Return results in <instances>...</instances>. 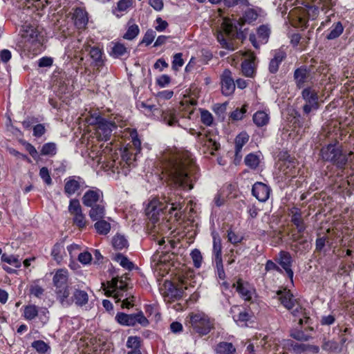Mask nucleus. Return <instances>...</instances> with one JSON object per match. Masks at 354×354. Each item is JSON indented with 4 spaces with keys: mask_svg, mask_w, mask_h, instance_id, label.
Segmentation results:
<instances>
[{
    "mask_svg": "<svg viewBox=\"0 0 354 354\" xmlns=\"http://www.w3.org/2000/svg\"><path fill=\"white\" fill-rule=\"evenodd\" d=\"M183 200L178 194L168 192L161 198L152 200L146 208V214L153 224L158 223L162 216V222L158 223V230L167 232L171 229L169 218L174 214L175 221L181 216Z\"/></svg>",
    "mask_w": 354,
    "mask_h": 354,
    "instance_id": "f257e3e1",
    "label": "nucleus"
},
{
    "mask_svg": "<svg viewBox=\"0 0 354 354\" xmlns=\"http://www.w3.org/2000/svg\"><path fill=\"white\" fill-rule=\"evenodd\" d=\"M163 173L168 184L177 189L190 190L196 180L195 166L174 157L163 163Z\"/></svg>",
    "mask_w": 354,
    "mask_h": 354,
    "instance_id": "f03ea898",
    "label": "nucleus"
},
{
    "mask_svg": "<svg viewBox=\"0 0 354 354\" xmlns=\"http://www.w3.org/2000/svg\"><path fill=\"white\" fill-rule=\"evenodd\" d=\"M237 22L234 23L232 19L225 18L221 24V30H216V39L223 48L234 50L236 48L235 39L243 41L245 34L241 28L239 30Z\"/></svg>",
    "mask_w": 354,
    "mask_h": 354,
    "instance_id": "7ed1b4c3",
    "label": "nucleus"
},
{
    "mask_svg": "<svg viewBox=\"0 0 354 354\" xmlns=\"http://www.w3.org/2000/svg\"><path fill=\"white\" fill-rule=\"evenodd\" d=\"M187 324L201 336L207 335L214 328V322L203 313H191L187 317Z\"/></svg>",
    "mask_w": 354,
    "mask_h": 354,
    "instance_id": "20e7f679",
    "label": "nucleus"
},
{
    "mask_svg": "<svg viewBox=\"0 0 354 354\" xmlns=\"http://www.w3.org/2000/svg\"><path fill=\"white\" fill-rule=\"evenodd\" d=\"M88 122L90 124L97 125L96 133L100 140H109L113 130L116 128L114 122L106 120L97 113L91 115Z\"/></svg>",
    "mask_w": 354,
    "mask_h": 354,
    "instance_id": "39448f33",
    "label": "nucleus"
},
{
    "mask_svg": "<svg viewBox=\"0 0 354 354\" xmlns=\"http://www.w3.org/2000/svg\"><path fill=\"white\" fill-rule=\"evenodd\" d=\"M115 319L118 324L125 326H135L136 324H140L142 327H146L149 324V320L141 310L132 314L118 313Z\"/></svg>",
    "mask_w": 354,
    "mask_h": 354,
    "instance_id": "423d86ee",
    "label": "nucleus"
},
{
    "mask_svg": "<svg viewBox=\"0 0 354 354\" xmlns=\"http://www.w3.org/2000/svg\"><path fill=\"white\" fill-rule=\"evenodd\" d=\"M302 98L306 102L303 106L305 114L308 115L312 111L319 109V97L317 92L311 87L304 88L301 92Z\"/></svg>",
    "mask_w": 354,
    "mask_h": 354,
    "instance_id": "0eeeda50",
    "label": "nucleus"
},
{
    "mask_svg": "<svg viewBox=\"0 0 354 354\" xmlns=\"http://www.w3.org/2000/svg\"><path fill=\"white\" fill-rule=\"evenodd\" d=\"M68 212L73 216V224L80 229H82L86 225V219L82 212V209L78 199L73 198L69 202Z\"/></svg>",
    "mask_w": 354,
    "mask_h": 354,
    "instance_id": "6e6552de",
    "label": "nucleus"
},
{
    "mask_svg": "<svg viewBox=\"0 0 354 354\" xmlns=\"http://www.w3.org/2000/svg\"><path fill=\"white\" fill-rule=\"evenodd\" d=\"M274 260L281 266V269L284 270L288 278L292 281L294 272L291 268L293 262L291 254L287 251L281 250Z\"/></svg>",
    "mask_w": 354,
    "mask_h": 354,
    "instance_id": "1a4fd4ad",
    "label": "nucleus"
},
{
    "mask_svg": "<svg viewBox=\"0 0 354 354\" xmlns=\"http://www.w3.org/2000/svg\"><path fill=\"white\" fill-rule=\"evenodd\" d=\"M85 182L80 176H73L65 180L64 193L68 196L75 194L80 189L86 187Z\"/></svg>",
    "mask_w": 354,
    "mask_h": 354,
    "instance_id": "9d476101",
    "label": "nucleus"
},
{
    "mask_svg": "<svg viewBox=\"0 0 354 354\" xmlns=\"http://www.w3.org/2000/svg\"><path fill=\"white\" fill-rule=\"evenodd\" d=\"M82 203L86 207H91L104 202L103 193L99 189H91L86 191L82 198Z\"/></svg>",
    "mask_w": 354,
    "mask_h": 354,
    "instance_id": "9b49d317",
    "label": "nucleus"
},
{
    "mask_svg": "<svg viewBox=\"0 0 354 354\" xmlns=\"http://www.w3.org/2000/svg\"><path fill=\"white\" fill-rule=\"evenodd\" d=\"M232 286L236 288V290L243 299L252 301V297L255 294V291L248 283H244L241 279H239L236 283H233Z\"/></svg>",
    "mask_w": 354,
    "mask_h": 354,
    "instance_id": "f8f14e48",
    "label": "nucleus"
},
{
    "mask_svg": "<svg viewBox=\"0 0 354 354\" xmlns=\"http://www.w3.org/2000/svg\"><path fill=\"white\" fill-rule=\"evenodd\" d=\"M235 90L234 80L230 70L225 69L221 75V91L225 96L232 95Z\"/></svg>",
    "mask_w": 354,
    "mask_h": 354,
    "instance_id": "ddd939ff",
    "label": "nucleus"
},
{
    "mask_svg": "<svg viewBox=\"0 0 354 354\" xmlns=\"http://www.w3.org/2000/svg\"><path fill=\"white\" fill-rule=\"evenodd\" d=\"M270 192V187L261 182L255 183L252 189V195L261 202H266L269 198Z\"/></svg>",
    "mask_w": 354,
    "mask_h": 354,
    "instance_id": "4468645a",
    "label": "nucleus"
},
{
    "mask_svg": "<svg viewBox=\"0 0 354 354\" xmlns=\"http://www.w3.org/2000/svg\"><path fill=\"white\" fill-rule=\"evenodd\" d=\"M286 53L283 50L278 49L274 50V57L270 60L269 64L268 70L271 73H276L281 63L286 59Z\"/></svg>",
    "mask_w": 354,
    "mask_h": 354,
    "instance_id": "2eb2a0df",
    "label": "nucleus"
},
{
    "mask_svg": "<svg viewBox=\"0 0 354 354\" xmlns=\"http://www.w3.org/2000/svg\"><path fill=\"white\" fill-rule=\"evenodd\" d=\"M261 9H254V8H248L247 9L242 17L236 20L237 24L242 27L245 24H252L254 22L259 16V12Z\"/></svg>",
    "mask_w": 354,
    "mask_h": 354,
    "instance_id": "dca6fc26",
    "label": "nucleus"
},
{
    "mask_svg": "<svg viewBox=\"0 0 354 354\" xmlns=\"http://www.w3.org/2000/svg\"><path fill=\"white\" fill-rule=\"evenodd\" d=\"M279 295V300L281 304L288 310L292 309L295 306L296 299H294L292 294L290 290L284 289L277 292Z\"/></svg>",
    "mask_w": 354,
    "mask_h": 354,
    "instance_id": "f3484780",
    "label": "nucleus"
},
{
    "mask_svg": "<svg viewBox=\"0 0 354 354\" xmlns=\"http://www.w3.org/2000/svg\"><path fill=\"white\" fill-rule=\"evenodd\" d=\"M309 75V71L306 66H301L295 71L294 80L298 88H301L304 86V84L307 82Z\"/></svg>",
    "mask_w": 354,
    "mask_h": 354,
    "instance_id": "a211bd4d",
    "label": "nucleus"
},
{
    "mask_svg": "<svg viewBox=\"0 0 354 354\" xmlns=\"http://www.w3.org/2000/svg\"><path fill=\"white\" fill-rule=\"evenodd\" d=\"M91 209L88 212L89 217L93 221L104 218L105 216V205L104 203L95 204L90 207Z\"/></svg>",
    "mask_w": 354,
    "mask_h": 354,
    "instance_id": "6ab92c4d",
    "label": "nucleus"
},
{
    "mask_svg": "<svg viewBox=\"0 0 354 354\" xmlns=\"http://www.w3.org/2000/svg\"><path fill=\"white\" fill-rule=\"evenodd\" d=\"M249 135L243 131L236 136L235 138V157L236 158H241V150L244 145H245L249 140Z\"/></svg>",
    "mask_w": 354,
    "mask_h": 354,
    "instance_id": "aec40b11",
    "label": "nucleus"
},
{
    "mask_svg": "<svg viewBox=\"0 0 354 354\" xmlns=\"http://www.w3.org/2000/svg\"><path fill=\"white\" fill-rule=\"evenodd\" d=\"M75 24L78 28H84L88 23L87 13L82 8H76L74 12Z\"/></svg>",
    "mask_w": 354,
    "mask_h": 354,
    "instance_id": "412c9836",
    "label": "nucleus"
},
{
    "mask_svg": "<svg viewBox=\"0 0 354 354\" xmlns=\"http://www.w3.org/2000/svg\"><path fill=\"white\" fill-rule=\"evenodd\" d=\"M68 272L66 270H59L53 277V283L56 289L67 286Z\"/></svg>",
    "mask_w": 354,
    "mask_h": 354,
    "instance_id": "4be33fe9",
    "label": "nucleus"
},
{
    "mask_svg": "<svg viewBox=\"0 0 354 354\" xmlns=\"http://www.w3.org/2000/svg\"><path fill=\"white\" fill-rule=\"evenodd\" d=\"M22 37L32 43L41 44V36L38 31L32 26H27L26 29L24 30Z\"/></svg>",
    "mask_w": 354,
    "mask_h": 354,
    "instance_id": "5701e85b",
    "label": "nucleus"
},
{
    "mask_svg": "<svg viewBox=\"0 0 354 354\" xmlns=\"http://www.w3.org/2000/svg\"><path fill=\"white\" fill-rule=\"evenodd\" d=\"M339 151V149H337L333 145L330 144L322 149L321 153L323 160L332 162Z\"/></svg>",
    "mask_w": 354,
    "mask_h": 354,
    "instance_id": "b1692460",
    "label": "nucleus"
},
{
    "mask_svg": "<svg viewBox=\"0 0 354 354\" xmlns=\"http://www.w3.org/2000/svg\"><path fill=\"white\" fill-rule=\"evenodd\" d=\"M160 118L165 124L170 127H174L178 122L175 112L171 109L162 111Z\"/></svg>",
    "mask_w": 354,
    "mask_h": 354,
    "instance_id": "393cba45",
    "label": "nucleus"
},
{
    "mask_svg": "<svg viewBox=\"0 0 354 354\" xmlns=\"http://www.w3.org/2000/svg\"><path fill=\"white\" fill-rule=\"evenodd\" d=\"M73 299L77 306H82L88 303V296L84 290L75 289L73 293Z\"/></svg>",
    "mask_w": 354,
    "mask_h": 354,
    "instance_id": "a878e982",
    "label": "nucleus"
},
{
    "mask_svg": "<svg viewBox=\"0 0 354 354\" xmlns=\"http://www.w3.org/2000/svg\"><path fill=\"white\" fill-rule=\"evenodd\" d=\"M128 279L127 275L119 277H114L109 282V287L110 288H118L122 290H127L128 284L126 281Z\"/></svg>",
    "mask_w": 354,
    "mask_h": 354,
    "instance_id": "bb28decb",
    "label": "nucleus"
},
{
    "mask_svg": "<svg viewBox=\"0 0 354 354\" xmlns=\"http://www.w3.org/2000/svg\"><path fill=\"white\" fill-rule=\"evenodd\" d=\"M215 351L217 354H234L236 348L232 343L222 342L217 344Z\"/></svg>",
    "mask_w": 354,
    "mask_h": 354,
    "instance_id": "cd10ccee",
    "label": "nucleus"
},
{
    "mask_svg": "<svg viewBox=\"0 0 354 354\" xmlns=\"http://www.w3.org/2000/svg\"><path fill=\"white\" fill-rule=\"evenodd\" d=\"M252 119L254 123L257 127H261L268 123L270 118L266 112L259 111L254 114Z\"/></svg>",
    "mask_w": 354,
    "mask_h": 354,
    "instance_id": "c85d7f7f",
    "label": "nucleus"
},
{
    "mask_svg": "<svg viewBox=\"0 0 354 354\" xmlns=\"http://www.w3.org/2000/svg\"><path fill=\"white\" fill-rule=\"evenodd\" d=\"M127 54V48L122 43L116 42L111 48V55L115 58H119Z\"/></svg>",
    "mask_w": 354,
    "mask_h": 354,
    "instance_id": "c756f323",
    "label": "nucleus"
},
{
    "mask_svg": "<svg viewBox=\"0 0 354 354\" xmlns=\"http://www.w3.org/2000/svg\"><path fill=\"white\" fill-rule=\"evenodd\" d=\"M194 276L192 271L187 272L180 279V283L182 285V288H184L185 290H188L189 286L194 287L196 281L194 280Z\"/></svg>",
    "mask_w": 354,
    "mask_h": 354,
    "instance_id": "7c9ffc66",
    "label": "nucleus"
},
{
    "mask_svg": "<svg viewBox=\"0 0 354 354\" xmlns=\"http://www.w3.org/2000/svg\"><path fill=\"white\" fill-rule=\"evenodd\" d=\"M213 253L215 257L214 261L222 260L221 241L218 234H213Z\"/></svg>",
    "mask_w": 354,
    "mask_h": 354,
    "instance_id": "2f4dec72",
    "label": "nucleus"
},
{
    "mask_svg": "<svg viewBox=\"0 0 354 354\" xmlns=\"http://www.w3.org/2000/svg\"><path fill=\"white\" fill-rule=\"evenodd\" d=\"M286 346L291 348L292 351L296 354H301L306 351H308L310 348V345L308 344L295 342L290 339L287 341Z\"/></svg>",
    "mask_w": 354,
    "mask_h": 354,
    "instance_id": "473e14b6",
    "label": "nucleus"
},
{
    "mask_svg": "<svg viewBox=\"0 0 354 354\" xmlns=\"http://www.w3.org/2000/svg\"><path fill=\"white\" fill-rule=\"evenodd\" d=\"M344 31V27L340 21L334 24L326 36V39L329 40L335 39L339 37Z\"/></svg>",
    "mask_w": 354,
    "mask_h": 354,
    "instance_id": "72a5a7b5",
    "label": "nucleus"
},
{
    "mask_svg": "<svg viewBox=\"0 0 354 354\" xmlns=\"http://www.w3.org/2000/svg\"><path fill=\"white\" fill-rule=\"evenodd\" d=\"M243 75L246 77H252L254 74V64L252 59H245L241 64Z\"/></svg>",
    "mask_w": 354,
    "mask_h": 354,
    "instance_id": "f704fd0d",
    "label": "nucleus"
},
{
    "mask_svg": "<svg viewBox=\"0 0 354 354\" xmlns=\"http://www.w3.org/2000/svg\"><path fill=\"white\" fill-rule=\"evenodd\" d=\"M292 241L296 242L297 243L292 245V249L295 252H300L303 250H306L308 249V241L306 239H301V236L292 235Z\"/></svg>",
    "mask_w": 354,
    "mask_h": 354,
    "instance_id": "c9c22d12",
    "label": "nucleus"
},
{
    "mask_svg": "<svg viewBox=\"0 0 354 354\" xmlns=\"http://www.w3.org/2000/svg\"><path fill=\"white\" fill-rule=\"evenodd\" d=\"M106 295L108 297H113L116 301L115 302L121 301L124 298L129 295L127 290H122L118 288H112L106 291Z\"/></svg>",
    "mask_w": 354,
    "mask_h": 354,
    "instance_id": "e433bc0d",
    "label": "nucleus"
},
{
    "mask_svg": "<svg viewBox=\"0 0 354 354\" xmlns=\"http://www.w3.org/2000/svg\"><path fill=\"white\" fill-rule=\"evenodd\" d=\"M94 227L97 233L100 234H107L111 230V225L103 218L97 220L94 224Z\"/></svg>",
    "mask_w": 354,
    "mask_h": 354,
    "instance_id": "4c0bfd02",
    "label": "nucleus"
},
{
    "mask_svg": "<svg viewBox=\"0 0 354 354\" xmlns=\"http://www.w3.org/2000/svg\"><path fill=\"white\" fill-rule=\"evenodd\" d=\"M291 222L296 226L299 233L304 232L306 225L299 212H297L292 214L291 217Z\"/></svg>",
    "mask_w": 354,
    "mask_h": 354,
    "instance_id": "58836bf2",
    "label": "nucleus"
},
{
    "mask_svg": "<svg viewBox=\"0 0 354 354\" xmlns=\"http://www.w3.org/2000/svg\"><path fill=\"white\" fill-rule=\"evenodd\" d=\"M56 293L57 295V297H59L60 302L62 304H70V302L68 300V297L70 295L68 287L64 286L62 288H59L56 289Z\"/></svg>",
    "mask_w": 354,
    "mask_h": 354,
    "instance_id": "ea45409f",
    "label": "nucleus"
},
{
    "mask_svg": "<svg viewBox=\"0 0 354 354\" xmlns=\"http://www.w3.org/2000/svg\"><path fill=\"white\" fill-rule=\"evenodd\" d=\"M38 315L37 307L35 305H28L24 307V317L27 320H32Z\"/></svg>",
    "mask_w": 354,
    "mask_h": 354,
    "instance_id": "a19ab883",
    "label": "nucleus"
},
{
    "mask_svg": "<svg viewBox=\"0 0 354 354\" xmlns=\"http://www.w3.org/2000/svg\"><path fill=\"white\" fill-rule=\"evenodd\" d=\"M57 153V145L54 142H48L42 146L41 154L42 156H53Z\"/></svg>",
    "mask_w": 354,
    "mask_h": 354,
    "instance_id": "79ce46f5",
    "label": "nucleus"
},
{
    "mask_svg": "<svg viewBox=\"0 0 354 354\" xmlns=\"http://www.w3.org/2000/svg\"><path fill=\"white\" fill-rule=\"evenodd\" d=\"M113 246L117 250H122L128 245L127 240L124 236L118 234L113 238Z\"/></svg>",
    "mask_w": 354,
    "mask_h": 354,
    "instance_id": "37998d69",
    "label": "nucleus"
},
{
    "mask_svg": "<svg viewBox=\"0 0 354 354\" xmlns=\"http://www.w3.org/2000/svg\"><path fill=\"white\" fill-rule=\"evenodd\" d=\"M292 314L295 317H299V324L302 325L304 319H308L306 312V309L303 308L298 304H295V308H292Z\"/></svg>",
    "mask_w": 354,
    "mask_h": 354,
    "instance_id": "c03bdc74",
    "label": "nucleus"
},
{
    "mask_svg": "<svg viewBox=\"0 0 354 354\" xmlns=\"http://www.w3.org/2000/svg\"><path fill=\"white\" fill-rule=\"evenodd\" d=\"M1 259L2 261L13 266L15 268H18L21 266V261L19 259L18 257L3 254Z\"/></svg>",
    "mask_w": 354,
    "mask_h": 354,
    "instance_id": "a18cd8bd",
    "label": "nucleus"
},
{
    "mask_svg": "<svg viewBox=\"0 0 354 354\" xmlns=\"http://www.w3.org/2000/svg\"><path fill=\"white\" fill-rule=\"evenodd\" d=\"M270 34V30L266 25L260 26L257 29V35L259 39L263 43H266Z\"/></svg>",
    "mask_w": 354,
    "mask_h": 354,
    "instance_id": "49530a36",
    "label": "nucleus"
},
{
    "mask_svg": "<svg viewBox=\"0 0 354 354\" xmlns=\"http://www.w3.org/2000/svg\"><path fill=\"white\" fill-rule=\"evenodd\" d=\"M322 348L323 350L328 352L341 351V348H339V344L333 340L324 341Z\"/></svg>",
    "mask_w": 354,
    "mask_h": 354,
    "instance_id": "de8ad7c7",
    "label": "nucleus"
},
{
    "mask_svg": "<svg viewBox=\"0 0 354 354\" xmlns=\"http://www.w3.org/2000/svg\"><path fill=\"white\" fill-rule=\"evenodd\" d=\"M44 288L36 283H33L30 286V295L37 298L41 299L44 294Z\"/></svg>",
    "mask_w": 354,
    "mask_h": 354,
    "instance_id": "09e8293b",
    "label": "nucleus"
},
{
    "mask_svg": "<svg viewBox=\"0 0 354 354\" xmlns=\"http://www.w3.org/2000/svg\"><path fill=\"white\" fill-rule=\"evenodd\" d=\"M31 346L41 354H45L50 349V346L42 340L34 341Z\"/></svg>",
    "mask_w": 354,
    "mask_h": 354,
    "instance_id": "8fccbe9b",
    "label": "nucleus"
},
{
    "mask_svg": "<svg viewBox=\"0 0 354 354\" xmlns=\"http://www.w3.org/2000/svg\"><path fill=\"white\" fill-rule=\"evenodd\" d=\"M122 159L125 163L130 166L133 165V162L136 160V154L131 151L129 149H124L122 154Z\"/></svg>",
    "mask_w": 354,
    "mask_h": 354,
    "instance_id": "3c124183",
    "label": "nucleus"
},
{
    "mask_svg": "<svg viewBox=\"0 0 354 354\" xmlns=\"http://www.w3.org/2000/svg\"><path fill=\"white\" fill-rule=\"evenodd\" d=\"M347 162V156L343 154L340 150L338 152V154H337L336 157H335V158L332 160V162L340 169L344 168Z\"/></svg>",
    "mask_w": 354,
    "mask_h": 354,
    "instance_id": "603ef678",
    "label": "nucleus"
},
{
    "mask_svg": "<svg viewBox=\"0 0 354 354\" xmlns=\"http://www.w3.org/2000/svg\"><path fill=\"white\" fill-rule=\"evenodd\" d=\"M139 28L136 24H133L129 26L127 31L123 35V38L127 40H132L139 33Z\"/></svg>",
    "mask_w": 354,
    "mask_h": 354,
    "instance_id": "864d4df0",
    "label": "nucleus"
},
{
    "mask_svg": "<svg viewBox=\"0 0 354 354\" xmlns=\"http://www.w3.org/2000/svg\"><path fill=\"white\" fill-rule=\"evenodd\" d=\"M245 163L252 169H255L259 164V157L254 153H249L245 158Z\"/></svg>",
    "mask_w": 354,
    "mask_h": 354,
    "instance_id": "5fc2aeb1",
    "label": "nucleus"
},
{
    "mask_svg": "<svg viewBox=\"0 0 354 354\" xmlns=\"http://www.w3.org/2000/svg\"><path fill=\"white\" fill-rule=\"evenodd\" d=\"M252 317V315L251 314L244 310L239 312L236 317H233V319L236 322L244 324L245 326H247V322L251 319Z\"/></svg>",
    "mask_w": 354,
    "mask_h": 354,
    "instance_id": "6e6d98bb",
    "label": "nucleus"
},
{
    "mask_svg": "<svg viewBox=\"0 0 354 354\" xmlns=\"http://www.w3.org/2000/svg\"><path fill=\"white\" fill-rule=\"evenodd\" d=\"M198 136L200 140V142L203 143L204 145H206L208 147H212V149H214V150L218 149V144L215 141L212 140L211 138H208L207 136L203 135L202 133H199Z\"/></svg>",
    "mask_w": 354,
    "mask_h": 354,
    "instance_id": "4d7b16f0",
    "label": "nucleus"
},
{
    "mask_svg": "<svg viewBox=\"0 0 354 354\" xmlns=\"http://www.w3.org/2000/svg\"><path fill=\"white\" fill-rule=\"evenodd\" d=\"M63 250H64V247L61 244L57 243L53 246L52 252H51V254H52L53 259L57 262H60V261L62 259V252Z\"/></svg>",
    "mask_w": 354,
    "mask_h": 354,
    "instance_id": "13d9d810",
    "label": "nucleus"
},
{
    "mask_svg": "<svg viewBox=\"0 0 354 354\" xmlns=\"http://www.w3.org/2000/svg\"><path fill=\"white\" fill-rule=\"evenodd\" d=\"M201 122L206 126H211L213 123V116L212 113L207 110L201 111Z\"/></svg>",
    "mask_w": 354,
    "mask_h": 354,
    "instance_id": "bf43d9fd",
    "label": "nucleus"
},
{
    "mask_svg": "<svg viewBox=\"0 0 354 354\" xmlns=\"http://www.w3.org/2000/svg\"><path fill=\"white\" fill-rule=\"evenodd\" d=\"M191 257L196 268H200L202 263L203 257L199 250L194 249L191 252Z\"/></svg>",
    "mask_w": 354,
    "mask_h": 354,
    "instance_id": "052dcab7",
    "label": "nucleus"
},
{
    "mask_svg": "<svg viewBox=\"0 0 354 354\" xmlns=\"http://www.w3.org/2000/svg\"><path fill=\"white\" fill-rule=\"evenodd\" d=\"M127 346L130 348H133V350H140V337L137 336L129 337L127 342Z\"/></svg>",
    "mask_w": 354,
    "mask_h": 354,
    "instance_id": "680f3d73",
    "label": "nucleus"
},
{
    "mask_svg": "<svg viewBox=\"0 0 354 354\" xmlns=\"http://www.w3.org/2000/svg\"><path fill=\"white\" fill-rule=\"evenodd\" d=\"M116 259L120 262V264L124 268H127L129 270H131L133 268V264L132 262L129 261V260L124 256L121 254H119L116 256Z\"/></svg>",
    "mask_w": 354,
    "mask_h": 354,
    "instance_id": "e2e57ef3",
    "label": "nucleus"
},
{
    "mask_svg": "<svg viewBox=\"0 0 354 354\" xmlns=\"http://www.w3.org/2000/svg\"><path fill=\"white\" fill-rule=\"evenodd\" d=\"M247 111V105H244L241 109H236L230 115V118L233 120H240L243 119L244 114Z\"/></svg>",
    "mask_w": 354,
    "mask_h": 354,
    "instance_id": "0e129e2a",
    "label": "nucleus"
},
{
    "mask_svg": "<svg viewBox=\"0 0 354 354\" xmlns=\"http://www.w3.org/2000/svg\"><path fill=\"white\" fill-rule=\"evenodd\" d=\"M293 120V124L295 125V127H304L305 129L308 127V122L305 121L304 118H301L300 114L297 112L295 113Z\"/></svg>",
    "mask_w": 354,
    "mask_h": 354,
    "instance_id": "69168bd1",
    "label": "nucleus"
},
{
    "mask_svg": "<svg viewBox=\"0 0 354 354\" xmlns=\"http://www.w3.org/2000/svg\"><path fill=\"white\" fill-rule=\"evenodd\" d=\"M39 176L41 179L48 185H50L52 184V179L50 176L49 171L47 167H43L40 169Z\"/></svg>",
    "mask_w": 354,
    "mask_h": 354,
    "instance_id": "338daca9",
    "label": "nucleus"
},
{
    "mask_svg": "<svg viewBox=\"0 0 354 354\" xmlns=\"http://www.w3.org/2000/svg\"><path fill=\"white\" fill-rule=\"evenodd\" d=\"M91 57L95 62H100L102 60V53L98 47H92L90 50Z\"/></svg>",
    "mask_w": 354,
    "mask_h": 354,
    "instance_id": "774afa93",
    "label": "nucleus"
}]
</instances>
